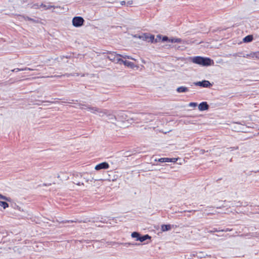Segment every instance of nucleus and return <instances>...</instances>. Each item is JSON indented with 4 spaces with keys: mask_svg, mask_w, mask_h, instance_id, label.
I'll use <instances>...</instances> for the list:
<instances>
[{
    "mask_svg": "<svg viewBox=\"0 0 259 259\" xmlns=\"http://www.w3.org/2000/svg\"><path fill=\"white\" fill-rule=\"evenodd\" d=\"M164 162H175L177 160L176 158H164Z\"/></svg>",
    "mask_w": 259,
    "mask_h": 259,
    "instance_id": "aec40b11",
    "label": "nucleus"
},
{
    "mask_svg": "<svg viewBox=\"0 0 259 259\" xmlns=\"http://www.w3.org/2000/svg\"><path fill=\"white\" fill-rule=\"evenodd\" d=\"M91 221L88 219L86 218L84 220H66L63 221V223H86L90 222Z\"/></svg>",
    "mask_w": 259,
    "mask_h": 259,
    "instance_id": "1a4fd4ad",
    "label": "nucleus"
},
{
    "mask_svg": "<svg viewBox=\"0 0 259 259\" xmlns=\"http://www.w3.org/2000/svg\"><path fill=\"white\" fill-rule=\"evenodd\" d=\"M171 226L170 225H162L161 226V230L163 232L171 230Z\"/></svg>",
    "mask_w": 259,
    "mask_h": 259,
    "instance_id": "2eb2a0df",
    "label": "nucleus"
},
{
    "mask_svg": "<svg viewBox=\"0 0 259 259\" xmlns=\"http://www.w3.org/2000/svg\"><path fill=\"white\" fill-rule=\"evenodd\" d=\"M120 63L121 64H123L125 66L130 67L131 68H133L135 67V64L133 62H130L128 61H124L122 59H121Z\"/></svg>",
    "mask_w": 259,
    "mask_h": 259,
    "instance_id": "f8f14e48",
    "label": "nucleus"
},
{
    "mask_svg": "<svg viewBox=\"0 0 259 259\" xmlns=\"http://www.w3.org/2000/svg\"><path fill=\"white\" fill-rule=\"evenodd\" d=\"M155 117V115L152 113H140L132 119L137 123H148L154 120Z\"/></svg>",
    "mask_w": 259,
    "mask_h": 259,
    "instance_id": "f03ea898",
    "label": "nucleus"
},
{
    "mask_svg": "<svg viewBox=\"0 0 259 259\" xmlns=\"http://www.w3.org/2000/svg\"><path fill=\"white\" fill-rule=\"evenodd\" d=\"M87 108H85L88 111H91L92 113L96 114L99 113L100 116H103V115H106L108 117V119L111 120L112 121L113 120H117V117L111 114L108 113V111L106 110H101L95 107H91L89 106L84 105Z\"/></svg>",
    "mask_w": 259,
    "mask_h": 259,
    "instance_id": "f257e3e1",
    "label": "nucleus"
},
{
    "mask_svg": "<svg viewBox=\"0 0 259 259\" xmlns=\"http://www.w3.org/2000/svg\"><path fill=\"white\" fill-rule=\"evenodd\" d=\"M252 39H253L252 36L251 35H248L246 36L243 38V41L245 42H251L252 40Z\"/></svg>",
    "mask_w": 259,
    "mask_h": 259,
    "instance_id": "dca6fc26",
    "label": "nucleus"
},
{
    "mask_svg": "<svg viewBox=\"0 0 259 259\" xmlns=\"http://www.w3.org/2000/svg\"><path fill=\"white\" fill-rule=\"evenodd\" d=\"M128 245H137V244H132V243H128Z\"/></svg>",
    "mask_w": 259,
    "mask_h": 259,
    "instance_id": "4c0bfd02",
    "label": "nucleus"
},
{
    "mask_svg": "<svg viewBox=\"0 0 259 259\" xmlns=\"http://www.w3.org/2000/svg\"><path fill=\"white\" fill-rule=\"evenodd\" d=\"M154 40V36L153 35H149V39L148 40V41H150L151 42H153Z\"/></svg>",
    "mask_w": 259,
    "mask_h": 259,
    "instance_id": "cd10ccee",
    "label": "nucleus"
},
{
    "mask_svg": "<svg viewBox=\"0 0 259 259\" xmlns=\"http://www.w3.org/2000/svg\"><path fill=\"white\" fill-rule=\"evenodd\" d=\"M117 117V119L120 120V121H123L124 120L126 119L127 115H126V113L124 111H120L119 112Z\"/></svg>",
    "mask_w": 259,
    "mask_h": 259,
    "instance_id": "9b49d317",
    "label": "nucleus"
},
{
    "mask_svg": "<svg viewBox=\"0 0 259 259\" xmlns=\"http://www.w3.org/2000/svg\"><path fill=\"white\" fill-rule=\"evenodd\" d=\"M53 6L49 5H45L41 3L39 6V8H42L44 10H48L51 9Z\"/></svg>",
    "mask_w": 259,
    "mask_h": 259,
    "instance_id": "a211bd4d",
    "label": "nucleus"
},
{
    "mask_svg": "<svg viewBox=\"0 0 259 259\" xmlns=\"http://www.w3.org/2000/svg\"><path fill=\"white\" fill-rule=\"evenodd\" d=\"M189 91V90L188 88L184 87V86H181V87H178L177 89V92L178 93H186V92H188Z\"/></svg>",
    "mask_w": 259,
    "mask_h": 259,
    "instance_id": "ddd939ff",
    "label": "nucleus"
},
{
    "mask_svg": "<svg viewBox=\"0 0 259 259\" xmlns=\"http://www.w3.org/2000/svg\"><path fill=\"white\" fill-rule=\"evenodd\" d=\"M25 20H29V21H33H33H34V20H33V19L31 18H30V17H25Z\"/></svg>",
    "mask_w": 259,
    "mask_h": 259,
    "instance_id": "473e14b6",
    "label": "nucleus"
},
{
    "mask_svg": "<svg viewBox=\"0 0 259 259\" xmlns=\"http://www.w3.org/2000/svg\"><path fill=\"white\" fill-rule=\"evenodd\" d=\"M169 41L172 42V43L173 42L180 43L182 41V39L181 38H172L170 39L169 40Z\"/></svg>",
    "mask_w": 259,
    "mask_h": 259,
    "instance_id": "412c9836",
    "label": "nucleus"
},
{
    "mask_svg": "<svg viewBox=\"0 0 259 259\" xmlns=\"http://www.w3.org/2000/svg\"><path fill=\"white\" fill-rule=\"evenodd\" d=\"M164 158H160L158 159V160H157L156 159H155V161L163 163V162H164Z\"/></svg>",
    "mask_w": 259,
    "mask_h": 259,
    "instance_id": "7c9ffc66",
    "label": "nucleus"
},
{
    "mask_svg": "<svg viewBox=\"0 0 259 259\" xmlns=\"http://www.w3.org/2000/svg\"><path fill=\"white\" fill-rule=\"evenodd\" d=\"M220 231H221V230H218L217 229L214 228L212 231H210V232H217Z\"/></svg>",
    "mask_w": 259,
    "mask_h": 259,
    "instance_id": "72a5a7b5",
    "label": "nucleus"
},
{
    "mask_svg": "<svg viewBox=\"0 0 259 259\" xmlns=\"http://www.w3.org/2000/svg\"><path fill=\"white\" fill-rule=\"evenodd\" d=\"M157 37H159V38H160V35H157Z\"/></svg>",
    "mask_w": 259,
    "mask_h": 259,
    "instance_id": "ea45409f",
    "label": "nucleus"
},
{
    "mask_svg": "<svg viewBox=\"0 0 259 259\" xmlns=\"http://www.w3.org/2000/svg\"><path fill=\"white\" fill-rule=\"evenodd\" d=\"M258 131H259V128H258Z\"/></svg>",
    "mask_w": 259,
    "mask_h": 259,
    "instance_id": "37998d69",
    "label": "nucleus"
},
{
    "mask_svg": "<svg viewBox=\"0 0 259 259\" xmlns=\"http://www.w3.org/2000/svg\"><path fill=\"white\" fill-rule=\"evenodd\" d=\"M76 185H78V186H80V185H83V183H80V182H77V183H75Z\"/></svg>",
    "mask_w": 259,
    "mask_h": 259,
    "instance_id": "e433bc0d",
    "label": "nucleus"
},
{
    "mask_svg": "<svg viewBox=\"0 0 259 259\" xmlns=\"http://www.w3.org/2000/svg\"><path fill=\"white\" fill-rule=\"evenodd\" d=\"M133 4V1H129L127 2V5H131Z\"/></svg>",
    "mask_w": 259,
    "mask_h": 259,
    "instance_id": "c9c22d12",
    "label": "nucleus"
},
{
    "mask_svg": "<svg viewBox=\"0 0 259 259\" xmlns=\"http://www.w3.org/2000/svg\"><path fill=\"white\" fill-rule=\"evenodd\" d=\"M232 229L226 228L225 229L221 230V231L222 232H228V231H232Z\"/></svg>",
    "mask_w": 259,
    "mask_h": 259,
    "instance_id": "2f4dec72",
    "label": "nucleus"
},
{
    "mask_svg": "<svg viewBox=\"0 0 259 259\" xmlns=\"http://www.w3.org/2000/svg\"><path fill=\"white\" fill-rule=\"evenodd\" d=\"M30 70L29 68H25V69H19V68H15L13 70H12V71L13 72H17L19 71H23V70Z\"/></svg>",
    "mask_w": 259,
    "mask_h": 259,
    "instance_id": "bb28decb",
    "label": "nucleus"
},
{
    "mask_svg": "<svg viewBox=\"0 0 259 259\" xmlns=\"http://www.w3.org/2000/svg\"><path fill=\"white\" fill-rule=\"evenodd\" d=\"M84 20L82 17L80 16L75 17L72 19V24L76 27L81 26L83 24Z\"/></svg>",
    "mask_w": 259,
    "mask_h": 259,
    "instance_id": "39448f33",
    "label": "nucleus"
},
{
    "mask_svg": "<svg viewBox=\"0 0 259 259\" xmlns=\"http://www.w3.org/2000/svg\"><path fill=\"white\" fill-rule=\"evenodd\" d=\"M103 54H107V58L112 62L121 64L120 54H117L115 52H107L104 53Z\"/></svg>",
    "mask_w": 259,
    "mask_h": 259,
    "instance_id": "20e7f679",
    "label": "nucleus"
},
{
    "mask_svg": "<svg viewBox=\"0 0 259 259\" xmlns=\"http://www.w3.org/2000/svg\"><path fill=\"white\" fill-rule=\"evenodd\" d=\"M170 39H169L168 37L166 36H164L162 37V41H167L170 40Z\"/></svg>",
    "mask_w": 259,
    "mask_h": 259,
    "instance_id": "c756f323",
    "label": "nucleus"
},
{
    "mask_svg": "<svg viewBox=\"0 0 259 259\" xmlns=\"http://www.w3.org/2000/svg\"><path fill=\"white\" fill-rule=\"evenodd\" d=\"M0 199L5 200L7 201H11V198H10L7 197H6L5 196H4V195H2L1 194H0Z\"/></svg>",
    "mask_w": 259,
    "mask_h": 259,
    "instance_id": "393cba45",
    "label": "nucleus"
},
{
    "mask_svg": "<svg viewBox=\"0 0 259 259\" xmlns=\"http://www.w3.org/2000/svg\"><path fill=\"white\" fill-rule=\"evenodd\" d=\"M0 206L6 209L9 207V204L6 202L0 201Z\"/></svg>",
    "mask_w": 259,
    "mask_h": 259,
    "instance_id": "4be33fe9",
    "label": "nucleus"
},
{
    "mask_svg": "<svg viewBox=\"0 0 259 259\" xmlns=\"http://www.w3.org/2000/svg\"><path fill=\"white\" fill-rule=\"evenodd\" d=\"M140 234L137 232H134L132 233V237L136 239L137 241H138V238H140Z\"/></svg>",
    "mask_w": 259,
    "mask_h": 259,
    "instance_id": "6ab92c4d",
    "label": "nucleus"
},
{
    "mask_svg": "<svg viewBox=\"0 0 259 259\" xmlns=\"http://www.w3.org/2000/svg\"><path fill=\"white\" fill-rule=\"evenodd\" d=\"M193 63L203 66H208L213 64L212 60L209 58H205L201 56H195L192 58Z\"/></svg>",
    "mask_w": 259,
    "mask_h": 259,
    "instance_id": "7ed1b4c3",
    "label": "nucleus"
},
{
    "mask_svg": "<svg viewBox=\"0 0 259 259\" xmlns=\"http://www.w3.org/2000/svg\"><path fill=\"white\" fill-rule=\"evenodd\" d=\"M139 38L142 39L144 40L148 41L149 39V34L145 33L143 35L140 36Z\"/></svg>",
    "mask_w": 259,
    "mask_h": 259,
    "instance_id": "5701e85b",
    "label": "nucleus"
},
{
    "mask_svg": "<svg viewBox=\"0 0 259 259\" xmlns=\"http://www.w3.org/2000/svg\"><path fill=\"white\" fill-rule=\"evenodd\" d=\"M40 5L38 3L33 4L30 5V8L32 9H39Z\"/></svg>",
    "mask_w": 259,
    "mask_h": 259,
    "instance_id": "b1692460",
    "label": "nucleus"
},
{
    "mask_svg": "<svg viewBox=\"0 0 259 259\" xmlns=\"http://www.w3.org/2000/svg\"><path fill=\"white\" fill-rule=\"evenodd\" d=\"M109 167V164L106 162H103L101 163L97 164L95 166V169L97 170H99L101 169H105L108 168Z\"/></svg>",
    "mask_w": 259,
    "mask_h": 259,
    "instance_id": "6e6552de",
    "label": "nucleus"
},
{
    "mask_svg": "<svg viewBox=\"0 0 259 259\" xmlns=\"http://www.w3.org/2000/svg\"><path fill=\"white\" fill-rule=\"evenodd\" d=\"M193 84L196 86H199L203 88H209L211 86V84L208 80H204L201 81L195 82Z\"/></svg>",
    "mask_w": 259,
    "mask_h": 259,
    "instance_id": "0eeeda50",
    "label": "nucleus"
},
{
    "mask_svg": "<svg viewBox=\"0 0 259 259\" xmlns=\"http://www.w3.org/2000/svg\"><path fill=\"white\" fill-rule=\"evenodd\" d=\"M76 177H83V179L85 181L87 182H89V181H92L93 180V178H91V179H90L89 178H88L87 177L84 176L83 175L81 174H77Z\"/></svg>",
    "mask_w": 259,
    "mask_h": 259,
    "instance_id": "f3484780",
    "label": "nucleus"
},
{
    "mask_svg": "<svg viewBox=\"0 0 259 259\" xmlns=\"http://www.w3.org/2000/svg\"><path fill=\"white\" fill-rule=\"evenodd\" d=\"M121 57L123 58V59H131V60H135L131 56L125 55H120V58H121Z\"/></svg>",
    "mask_w": 259,
    "mask_h": 259,
    "instance_id": "a878e982",
    "label": "nucleus"
},
{
    "mask_svg": "<svg viewBox=\"0 0 259 259\" xmlns=\"http://www.w3.org/2000/svg\"><path fill=\"white\" fill-rule=\"evenodd\" d=\"M197 104L195 102H191L189 104V107H194L197 106Z\"/></svg>",
    "mask_w": 259,
    "mask_h": 259,
    "instance_id": "c85d7f7f",
    "label": "nucleus"
},
{
    "mask_svg": "<svg viewBox=\"0 0 259 259\" xmlns=\"http://www.w3.org/2000/svg\"><path fill=\"white\" fill-rule=\"evenodd\" d=\"M257 54H258V59H259V52H257Z\"/></svg>",
    "mask_w": 259,
    "mask_h": 259,
    "instance_id": "58836bf2",
    "label": "nucleus"
},
{
    "mask_svg": "<svg viewBox=\"0 0 259 259\" xmlns=\"http://www.w3.org/2000/svg\"><path fill=\"white\" fill-rule=\"evenodd\" d=\"M120 4L121 5L123 6L126 4V2L125 1H121L120 2Z\"/></svg>",
    "mask_w": 259,
    "mask_h": 259,
    "instance_id": "f704fd0d",
    "label": "nucleus"
},
{
    "mask_svg": "<svg viewBox=\"0 0 259 259\" xmlns=\"http://www.w3.org/2000/svg\"><path fill=\"white\" fill-rule=\"evenodd\" d=\"M65 75L67 76V77H68L70 75L69 74H66Z\"/></svg>",
    "mask_w": 259,
    "mask_h": 259,
    "instance_id": "a19ab883",
    "label": "nucleus"
},
{
    "mask_svg": "<svg viewBox=\"0 0 259 259\" xmlns=\"http://www.w3.org/2000/svg\"><path fill=\"white\" fill-rule=\"evenodd\" d=\"M157 41H158V40H157V39L156 38V39H155V42H157Z\"/></svg>",
    "mask_w": 259,
    "mask_h": 259,
    "instance_id": "79ce46f5",
    "label": "nucleus"
},
{
    "mask_svg": "<svg viewBox=\"0 0 259 259\" xmlns=\"http://www.w3.org/2000/svg\"><path fill=\"white\" fill-rule=\"evenodd\" d=\"M241 54H242L241 53H239L238 54H236L234 55V56H239V57L242 56L244 58H251V59H254V58L258 59V54H257V52L251 53L250 54H243L242 56L241 55Z\"/></svg>",
    "mask_w": 259,
    "mask_h": 259,
    "instance_id": "423d86ee",
    "label": "nucleus"
},
{
    "mask_svg": "<svg viewBox=\"0 0 259 259\" xmlns=\"http://www.w3.org/2000/svg\"><path fill=\"white\" fill-rule=\"evenodd\" d=\"M151 239V236L148 234L144 235L143 236H141V235H140V238H138V241H140V242H143L145 241V240H146L147 239Z\"/></svg>",
    "mask_w": 259,
    "mask_h": 259,
    "instance_id": "4468645a",
    "label": "nucleus"
},
{
    "mask_svg": "<svg viewBox=\"0 0 259 259\" xmlns=\"http://www.w3.org/2000/svg\"><path fill=\"white\" fill-rule=\"evenodd\" d=\"M209 105L206 102H202L198 105V109L200 111H204L208 109Z\"/></svg>",
    "mask_w": 259,
    "mask_h": 259,
    "instance_id": "9d476101",
    "label": "nucleus"
}]
</instances>
